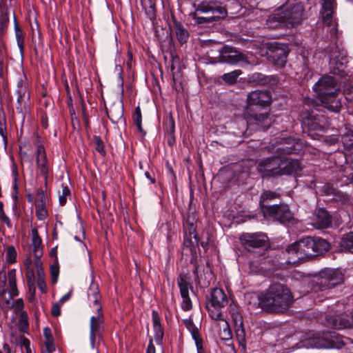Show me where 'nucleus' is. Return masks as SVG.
Here are the masks:
<instances>
[{
  "instance_id": "48",
  "label": "nucleus",
  "mask_w": 353,
  "mask_h": 353,
  "mask_svg": "<svg viewBox=\"0 0 353 353\" xmlns=\"http://www.w3.org/2000/svg\"><path fill=\"white\" fill-rule=\"evenodd\" d=\"M332 195L334 196V199L336 201L341 202L342 204H346L350 202V196L345 193H343L338 190H332Z\"/></svg>"
},
{
  "instance_id": "34",
  "label": "nucleus",
  "mask_w": 353,
  "mask_h": 353,
  "mask_svg": "<svg viewBox=\"0 0 353 353\" xmlns=\"http://www.w3.org/2000/svg\"><path fill=\"white\" fill-rule=\"evenodd\" d=\"M29 248L32 255L35 258L34 261V268L35 270L39 269V271L41 272L42 269L41 258L43 254V246L42 244H32Z\"/></svg>"
},
{
  "instance_id": "7",
  "label": "nucleus",
  "mask_w": 353,
  "mask_h": 353,
  "mask_svg": "<svg viewBox=\"0 0 353 353\" xmlns=\"http://www.w3.org/2000/svg\"><path fill=\"white\" fill-rule=\"evenodd\" d=\"M304 6L301 2L294 3L285 8H281L270 16L268 23L277 22L274 28L284 25L288 27H294L299 25L303 19Z\"/></svg>"
},
{
  "instance_id": "26",
  "label": "nucleus",
  "mask_w": 353,
  "mask_h": 353,
  "mask_svg": "<svg viewBox=\"0 0 353 353\" xmlns=\"http://www.w3.org/2000/svg\"><path fill=\"white\" fill-rule=\"evenodd\" d=\"M301 165L298 159L282 158L281 176L292 175L301 170Z\"/></svg>"
},
{
  "instance_id": "44",
  "label": "nucleus",
  "mask_w": 353,
  "mask_h": 353,
  "mask_svg": "<svg viewBox=\"0 0 353 353\" xmlns=\"http://www.w3.org/2000/svg\"><path fill=\"white\" fill-rule=\"evenodd\" d=\"M92 141L94 145L95 150L101 154V156L105 157L107 153L105 150L104 143L101 138L99 136L94 135L93 137Z\"/></svg>"
},
{
  "instance_id": "56",
  "label": "nucleus",
  "mask_w": 353,
  "mask_h": 353,
  "mask_svg": "<svg viewBox=\"0 0 353 353\" xmlns=\"http://www.w3.org/2000/svg\"><path fill=\"white\" fill-rule=\"evenodd\" d=\"M26 276L27 279L28 284L29 285H33L35 280L34 269V268H30L26 269Z\"/></svg>"
},
{
  "instance_id": "38",
  "label": "nucleus",
  "mask_w": 353,
  "mask_h": 353,
  "mask_svg": "<svg viewBox=\"0 0 353 353\" xmlns=\"http://www.w3.org/2000/svg\"><path fill=\"white\" fill-rule=\"evenodd\" d=\"M14 32H15V36H16L17 45L19 48L20 52L21 54H23L24 52L25 37H24L23 30L21 29V28L19 26V23L17 22V20L14 14Z\"/></svg>"
},
{
  "instance_id": "51",
  "label": "nucleus",
  "mask_w": 353,
  "mask_h": 353,
  "mask_svg": "<svg viewBox=\"0 0 353 353\" xmlns=\"http://www.w3.org/2000/svg\"><path fill=\"white\" fill-rule=\"evenodd\" d=\"M143 8L145 10L147 17L154 21L157 17L156 6H143Z\"/></svg>"
},
{
  "instance_id": "45",
  "label": "nucleus",
  "mask_w": 353,
  "mask_h": 353,
  "mask_svg": "<svg viewBox=\"0 0 353 353\" xmlns=\"http://www.w3.org/2000/svg\"><path fill=\"white\" fill-rule=\"evenodd\" d=\"M0 135L6 143L8 140V133L6 128V118L3 111L0 112Z\"/></svg>"
},
{
  "instance_id": "24",
  "label": "nucleus",
  "mask_w": 353,
  "mask_h": 353,
  "mask_svg": "<svg viewBox=\"0 0 353 353\" xmlns=\"http://www.w3.org/2000/svg\"><path fill=\"white\" fill-rule=\"evenodd\" d=\"M35 212L37 219L39 221L45 220L48 216L46 209V196L44 190L41 188H39L37 190Z\"/></svg>"
},
{
  "instance_id": "37",
  "label": "nucleus",
  "mask_w": 353,
  "mask_h": 353,
  "mask_svg": "<svg viewBox=\"0 0 353 353\" xmlns=\"http://www.w3.org/2000/svg\"><path fill=\"white\" fill-rule=\"evenodd\" d=\"M228 311L232 319L234 325H243V319L236 304L234 303H230L228 307Z\"/></svg>"
},
{
  "instance_id": "61",
  "label": "nucleus",
  "mask_w": 353,
  "mask_h": 353,
  "mask_svg": "<svg viewBox=\"0 0 353 353\" xmlns=\"http://www.w3.org/2000/svg\"><path fill=\"white\" fill-rule=\"evenodd\" d=\"M59 266L57 264L53 265L50 267V273L52 276V281L54 283L57 281V278L59 275Z\"/></svg>"
},
{
  "instance_id": "39",
  "label": "nucleus",
  "mask_w": 353,
  "mask_h": 353,
  "mask_svg": "<svg viewBox=\"0 0 353 353\" xmlns=\"http://www.w3.org/2000/svg\"><path fill=\"white\" fill-rule=\"evenodd\" d=\"M346 170L341 171L336 176V182L340 186L348 185L353 182V173L346 174Z\"/></svg>"
},
{
  "instance_id": "29",
  "label": "nucleus",
  "mask_w": 353,
  "mask_h": 353,
  "mask_svg": "<svg viewBox=\"0 0 353 353\" xmlns=\"http://www.w3.org/2000/svg\"><path fill=\"white\" fill-rule=\"evenodd\" d=\"M10 23V10L6 3L0 5V38L3 37L8 30Z\"/></svg>"
},
{
  "instance_id": "22",
  "label": "nucleus",
  "mask_w": 353,
  "mask_h": 353,
  "mask_svg": "<svg viewBox=\"0 0 353 353\" xmlns=\"http://www.w3.org/2000/svg\"><path fill=\"white\" fill-rule=\"evenodd\" d=\"M336 79L329 75L323 76L314 84L313 89L317 94V97L323 94H327L330 92H337L336 89Z\"/></svg>"
},
{
  "instance_id": "19",
  "label": "nucleus",
  "mask_w": 353,
  "mask_h": 353,
  "mask_svg": "<svg viewBox=\"0 0 353 353\" xmlns=\"http://www.w3.org/2000/svg\"><path fill=\"white\" fill-rule=\"evenodd\" d=\"M178 285L183 299L181 307L183 311H190L192 308L191 299L189 296V288H192L189 278L185 274H180L178 279Z\"/></svg>"
},
{
  "instance_id": "36",
  "label": "nucleus",
  "mask_w": 353,
  "mask_h": 353,
  "mask_svg": "<svg viewBox=\"0 0 353 353\" xmlns=\"http://www.w3.org/2000/svg\"><path fill=\"white\" fill-rule=\"evenodd\" d=\"M8 284L10 287L9 294L11 299L19 295V291L17 286L16 270L12 269L8 273Z\"/></svg>"
},
{
  "instance_id": "23",
  "label": "nucleus",
  "mask_w": 353,
  "mask_h": 353,
  "mask_svg": "<svg viewBox=\"0 0 353 353\" xmlns=\"http://www.w3.org/2000/svg\"><path fill=\"white\" fill-rule=\"evenodd\" d=\"M339 92H330L327 94H323L317 97L322 107L332 112H339L342 108L341 99L339 97Z\"/></svg>"
},
{
  "instance_id": "15",
  "label": "nucleus",
  "mask_w": 353,
  "mask_h": 353,
  "mask_svg": "<svg viewBox=\"0 0 353 353\" xmlns=\"http://www.w3.org/2000/svg\"><path fill=\"white\" fill-rule=\"evenodd\" d=\"M247 126L251 130H267L272 124L270 114L267 112H255V111H250V112H245Z\"/></svg>"
},
{
  "instance_id": "42",
  "label": "nucleus",
  "mask_w": 353,
  "mask_h": 353,
  "mask_svg": "<svg viewBox=\"0 0 353 353\" xmlns=\"http://www.w3.org/2000/svg\"><path fill=\"white\" fill-rule=\"evenodd\" d=\"M241 74L240 70H236L229 73H225L222 75L221 79L230 85L235 83L237 78Z\"/></svg>"
},
{
  "instance_id": "20",
  "label": "nucleus",
  "mask_w": 353,
  "mask_h": 353,
  "mask_svg": "<svg viewBox=\"0 0 353 353\" xmlns=\"http://www.w3.org/2000/svg\"><path fill=\"white\" fill-rule=\"evenodd\" d=\"M312 224L316 229H327L332 226V215L324 208L316 210Z\"/></svg>"
},
{
  "instance_id": "10",
  "label": "nucleus",
  "mask_w": 353,
  "mask_h": 353,
  "mask_svg": "<svg viewBox=\"0 0 353 353\" xmlns=\"http://www.w3.org/2000/svg\"><path fill=\"white\" fill-rule=\"evenodd\" d=\"M275 154L281 158H286V156L291 154H299L303 152L305 144L301 139H295L292 137L280 139Z\"/></svg>"
},
{
  "instance_id": "16",
  "label": "nucleus",
  "mask_w": 353,
  "mask_h": 353,
  "mask_svg": "<svg viewBox=\"0 0 353 353\" xmlns=\"http://www.w3.org/2000/svg\"><path fill=\"white\" fill-rule=\"evenodd\" d=\"M289 48L286 45L273 42L267 52L268 60L277 68H283L287 62Z\"/></svg>"
},
{
  "instance_id": "2",
  "label": "nucleus",
  "mask_w": 353,
  "mask_h": 353,
  "mask_svg": "<svg viewBox=\"0 0 353 353\" xmlns=\"http://www.w3.org/2000/svg\"><path fill=\"white\" fill-rule=\"evenodd\" d=\"M281 194L276 191L263 190L259 198V210L267 221L278 222L281 224L294 223V214L288 204L280 202L273 204L272 201L279 199Z\"/></svg>"
},
{
  "instance_id": "13",
  "label": "nucleus",
  "mask_w": 353,
  "mask_h": 353,
  "mask_svg": "<svg viewBox=\"0 0 353 353\" xmlns=\"http://www.w3.org/2000/svg\"><path fill=\"white\" fill-rule=\"evenodd\" d=\"M272 97L270 91L254 90L250 92L247 97L246 112L255 111L256 109H261L270 105Z\"/></svg>"
},
{
  "instance_id": "54",
  "label": "nucleus",
  "mask_w": 353,
  "mask_h": 353,
  "mask_svg": "<svg viewBox=\"0 0 353 353\" xmlns=\"http://www.w3.org/2000/svg\"><path fill=\"white\" fill-rule=\"evenodd\" d=\"M34 145L37 148L36 150V154H39V151L41 150L43 151V152H46L44 146L43 145V141L40 135L38 134H34Z\"/></svg>"
},
{
  "instance_id": "17",
  "label": "nucleus",
  "mask_w": 353,
  "mask_h": 353,
  "mask_svg": "<svg viewBox=\"0 0 353 353\" xmlns=\"http://www.w3.org/2000/svg\"><path fill=\"white\" fill-rule=\"evenodd\" d=\"M105 330V318L101 310L97 311L96 316H92L90 321V341L92 347H94L97 341H100L103 339Z\"/></svg>"
},
{
  "instance_id": "50",
  "label": "nucleus",
  "mask_w": 353,
  "mask_h": 353,
  "mask_svg": "<svg viewBox=\"0 0 353 353\" xmlns=\"http://www.w3.org/2000/svg\"><path fill=\"white\" fill-rule=\"evenodd\" d=\"M341 141L345 148L348 149L353 148V132L343 134L341 138Z\"/></svg>"
},
{
  "instance_id": "28",
  "label": "nucleus",
  "mask_w": 353,
  "mask_h": 353,
  "mask_svg": "<svg viewBox=\"0 0 353 353\" xmlns=\"http://www.w3.org/2000/svg\"><path fill=\"white\" fill-rule=\"evenodd\" d=\"M88 298L90 301L93 303L97 311L102 310V306L100 303L101 296L99 292V285L94 281H92L88 290Z\"/></svg>"
},
{
  "instance_id": "49",
  "label": "nucleus",
  "mask_w": 353,
  "mask_h": 353,
  "mask_svg": "<svg viewBox=\"0 0 353 353\" xmlns=\"http://www.w3.org/2000/svg\"><path fill=\"white\" fill-rule=\"evenodd\" d=\"M70 190L68 185H62L61 193L59 196L60 205L63 206L67 202V197L70 196Z\"/></svg>"
},
{
  "instance_id": "41",
  "label": "nucleus",
  "mask_w": 353,
  "mask_h": 353,
  "mask_svg": "<svg viewBox=\"0 0 353 353\" xmlns=\"http://www.w3.org/2000/svg\"><path fill=\"white\" fill-rule=\"evenodd\" d=\"M165 134L175 133V121L172 114H170L163 121Z\"/></svg>"
},
{
  "instance_id": "40",
  "label": "nucleus",
  "mask_w": 353,
  "mask_h": 353,
  "mask_svg": "<svg viewBox=\"0 0 353 353\" xmlns=\"http://www.w3.org/2000/svg\"><path fill=\"white\" fill-rule=\"evenodd\" d=\"M236 338L239 343V345L241 346L243 348L246 347V339H245V332L243 327V325H234Z\"/></svg>"
},
{
  "instance_id": "31",
  "label": "nucleus",
  "mask_w": 353,
  "mask_h": 353,
  "mask_svg": "<svg viewBox=\"0 0 353 353\" xmlns=\"http://www.w3.org/2000/svg\"><path fill=\"white\" fill-rule=\"evenodd\" d=\"M173 31L176 35L177 41L182 45L187 43L189 39V32L179 21L174 19Z\"/></svg>"
},
{
  "instance_id": "53",
  "label": "nucleus",
  "mask_w": 353,
  "mask_h": 353,
  "mask_svg": "<svg viewBox=\"0 0 353 353\" xmlns=\"http://www.w3.org/2000/svg\"><path fill=\"white\" fill-rule=\"evenodd\" d=\"M153 328L154 331V339L158 344H161L164 335L162 325L153 327Z\"/></svg>"
},
{
  "instance_id": "11",
  "label": "nucleus",
  "mask_w": 353,
  "mask_h": 353,
  "mask_svg": "<svg viewBox=\"0 0 353 353\" xmlns=\"http://www.w3.org/2000/svg\"><path fill=\"white\" fill-rule=\"evenodd\" d=\"M282 159L276 154L263 159L257 164L256 170L262 177L281 176Z\"/></svg>"
},
{
  "instance_id": "59",
  "label": "nucleus",
  "mask_w": 353,
  "mask_h": 353,
  "mask_svg": "<svg viewBox=\"0 0 353 353\" xmlns=\"http://www.w3.org/2000/svg\"><path fill=\"white\" fill-rule=\"evenodd\" d=\"M6 281L7 273L4 269H2L0 271V288H3L2 292L3 293H5L7 291V289L4 288L6 285Z\"/></svg>"
},
{
  "instance_id": "62",
  "label": "nucleus",
  "mask_w": 353,
  "mask_h": 353,
  "mask_svg": "<svg viewBox=\"0 0 353 353\" xmlns=\"http://www.w3.org/2000/svg\"><path fill=\"white\" fill-rule=\"evenodd\" d=\"M32 243H42V239L39 234L37 228H33L31 230Z\"/></svg>"
},
{
  "instance_id": "57",
  "label": "nucleus",
  "mask_w": 353,
  "mask_h": 353,
  "mask_svg": "<svg viewBox=\"0 0 353 353\" xmlns=\"http://www.w3.org/2000/svg\"><path fill=\"white\" fill-rule=\"evenodd\" d=\"M245 248L248 251L251 252V249H263L268 250L270 248V244H244Z\"/></svg>"
},
{
  "instance_id": "4",
  "label": "nucleus",
  "mask_w": 353,
  "mask_h": 353,
  "mask_svg": "<svg viewBox=\"0 0 353 353\" xmlns=\"http://www.w3.org/2000/svg\"><path fill=\"white\" fill-rule=\"evenodd\" d=\"M314 101L305 98L299 112V120L303 131H325L329 125L328 118L320 109L314 107Z\"/></svg>"
},
{
  "instance_id": "1",
  "label": "nucleus",
  "mask_w": 353,
  "mask_h": 353,
  "mask_svg": "<svg viewBox=\"0 0 353 353\" xmlns=\"http://www.w3.org/2000/svg\"><path fill=\"white\" fill-rule=\"evenodd\" d=\"M336 6L335 0H323L321 14L323 24L329 29L330 43L322 52L330 59V73L342 77L345 74L344 62L346 61V52L338 43V25L334 23L332 18Z\"/></svg>"
},
{
  "instance_id": "12",
  "label": "nucleus",
  "mask_w": 353,
  "mask_h": 353,
  "mask_svg": "<svg viewBox=\"0 0 353 353\" xmlns=\"http://www.w3.org/2000/svg\"><path fill=\"white\" fill-rule=\"evenodd\" d=\"M198 215L196 211L190 208L186 214L183 215V230L184 234L183 243H199V237L196 232Z\"/></svg>"
},
{
  "instance_id": "47",
  "label": "nucleus",
  "mask_w": 353,
  "mask_h": 353,
  "mask_svg": "<svg viewBox=\"0 0 353 353\" xmlns=\"http://www.w3.org/2000/svg\"><path fill=\"white\" fill-rule=\"evenodd\" d=\"M166 53L170 57L171 61L170 70L173 72L175 70V64L178 63L179 61V57L176 54V52L174 46H170L169 50H168Z\"/></svg>"
},
{
  "instance_id": "33",
  "label": "nucleus",
  "mask_w": 353,
  "mask_h": 353,
  "mask_svg": "<svg viewBox=\"0 0 353 353\" xmlns=\"http://www.w3.org/2000/svg\"><path fill=\"white\" fill-rule=\"evenodd\" d=\"M250 81L260 85L274 84L277 81L274 76H267L260 72H255L250 77Z\"/></svg>"
},
{
  "instance_id": "25",
  "label": "nucleus",
  "mask_w": 353,
  "mask_h": 353,
  "mask_svg": "<svg viewBox=\"0 0 353 353\" xmlns=\"http://www.w3.org/2000/svg\"><path fill=\"white\" fill-rule=\"evenodd\" d=\"M108 119L113 123H117L120 120L125 121L124 108L123 101L113 103L110 108L105 109Z\"/></svg>"
},
{
  "instance_id": "14",
  "label": "nucleus",
  "mask_w": 353,
  "mask_h": 353,
  "mask_svg": "<svg viewBox=\"0 0 353 353\" xmlns=\"http://www.w3.org/2000/svg\"><path fill=\"white\" fill-rule=\"evenodd\" d=\"M318 284L321 290L334 288L344 281V274L339 269H325L320 272Z\"/></svg>"
},
{
  "instance_id": "18",
  "label": "nucleus",
  "mask_w": 353,
  "mask_h": 353,
  "mask_svg": "<svg viewBox=\"0 0 353 353\" xmlns=\"http://www.w3.org/2000/svg\"><path fill=\"white\" fill-rule=\"evenodd\" d=\"M181 254L186 259H188V257H190V263L194 265L193 274L195 276V282H199V265L197 260L201 257L199 244H183Z\"/></svg>"
},
{
  "instance_id": "52",
  "label": "nucleus",
  "mask_w": 353,
  "mask_h": 353,
  "mask_svg": "<svg viewBox=\"0 0 353 353\" xmlns=\"http://www.w3.org/2000/svg\"><path fill=\"white\" fill-rule=\"evenodd\" d=\"M36 272H37V285H38V288L41 290V292H45V289H46V283H45V280H44V277H43V268L41 270V272L39 271V269H37L35 270Z\"/></svg>"
},
{
  "instance_id": "55",
  "label": "nucleus",
  "mask_w": 353,
  "mask_h": 353,
  "mask_svg": "<svg viewBox=\"0 0 353 353\" xmlns=\"http://www.w3.org/2000/svg\"><path fill=\"white\" fill-rule=\"evenodd\" d=\"M192 339L194 340L196 346H199L200 343H203V339L200 336L199 330L197 327H194L192 330L190 331Z\"/></svg>"
},
{
  "instance_id": "58",
  "label": "nucleus",
  "mask_w": 353,
  "mask_h": 353,
  "mask_svg": "<svg viewBox=\"0 0 353 353\" xmlns=\"http://www.w3.org/2000/svg\"><path fill=\"white\" fill-rule=\"evenodd\" d=\"M44 345L46 350L49 352H54L56 350L54 337L45 339Z\"/></svg>"
},
{
  "instance_id": "27",
  "label": "nucleus",
  "mask_w": 353,
  "mask_h": 353,
  "mask_svg": "<svg viewBox=\"0 0 353 353\" xmlns=\"http://www.w3.org/2000/svg\"><path fill=\"white\" fill-rule=\"evenodd\" d=\"M36 163L37 172L43 177L46 185L49 174V165L46 152H41V150L39 151V154H36Z\"/></svg>"
},
{
  "instance_id": "64",
  "label": "nucleus",
  "mask_w": 353,
  "mask_h": 353,
  "mask_svg": "<svg viewBox=\"0 0 353 353\" xmlns=\"http://www.w3.org/2000/svg\"><path fill=\"white\" fill-rule=\"evenodd\" d=\"M344 94L347 101H353V86L350 85L344 90Z\"/></svg>"
},
{
  "instance_id": "60",
  "label": "nucleus",
  "mask_w": 353,
  "mask_h": 353,
  "mask_svg": "<svg viewBox=\"0 0 353 353\" xmlns=\"http://www.w3.org/2000/svg\"><path fill=\"white\" fill-rule=\"evenodd\" d=\"M23 307H24V303H23V299H17L13 304L14 313L18 314L19 312H21V311H24Z\"/></svg>"
},
{
  "instance_id": "32",
  "label": "nucleus",
  "mask_w": 353,
  "mask_h": 353,
  "mask_svg": "<svg viewBox=\"0 0 353 353\" xmlns=\"http://www.w3.org/2000/svg\"><path fill=\"white\" fill-rule=\"evenodd\" d=\"M326 322L327 326L336 330L347 327L350 325L349 321L343 318L341 315L327 316H326Z\"/></svg>"
},
{
  "instance_id": "3",
  "label": "nucleus",
  "mask_w": 353,
  "mask_h": 353,
  "mask_svg": "<svg viewBox=\"0 0 353 353\" xmlns=\"http://www.w3.org/2000/svg\"><path fill=\"white\" fill-rule=\"evenodd\" d=\"M293 301L290 290L284 285L276 283L259 296L261 308L270 312H283L287 310Z\"/></svg>"
},
{
  "instance_id": "21",
  "label": "nucleus",
  "mask_w": 353,
  "mask_h": 353,
  "mask_svg": "<svg viewBox=\"0 0 353 353\" xmlns=\"http://www.w3.org/2000/svg\"><path fill=\"white\" fill-rule=\"evenodd\" d=\"M244 54L233 47L224 46L219 50V61L228 64H236L244 60Z\"/></svg>"
},
{
  "instance_id": "30",
  "label": "nucleus",
  "mask_w": 353,
  "mask_h": 353,
  "mask_svg": "<svg viewBox=\"0 0 353 353\" xmlns=\"http://www.w3.org/2000/svg\"><path fill=\"white\" fill-rule=\"evenodd\" d=\"M241 243H269V238L265 233H243L239 237Z\"/></svg>"
},
{
  "instance_id": "9",
  "label": "nucleus",
  "mask_w": 353,
  "mask_h": 353,
  "mask_svg": "<svg viewBox=\"0 0 353 353\" xmlns=\"http://www.w3.org/2000/svg\"><path fill=\"white\" fill-rule=\"evenodd\" d=\"M301 244H289L286 252L296 254L298 259L312 258L321 255L331 249V244H303L304 248H300Z\"/></svg>"
},
{
  "instance_id": "6",
  "label": "nucleus",
  "mask_w": 353,
  "mask_h": 353,
  "mask_svg": "<svg viewBox=\"0 0 353 353\" xmlns=\"http://www.w3.org/2000/svg\"><path fill=\"white\" fill-rule=\"evenodd\" d=\"M227 14V10L221 2L203 0L192 14V19L197 24H205L224 19Z\"/></svg>"
},
{
  "instance_id": "35",
  "label": "nucleus",
  "mask_w": 353,
  "mask_h": 353,
  "mask_svg": "<svg viewBox=\"0 0 353 353\" xmlns=\"http://www.w3.org/2000/svg\"><path fill=\"white\" fill-rule=\"evenodd\" d=\"M132 119L138 132L142 135V137H144L146 134V132L142 126V113L139 105L134 108V110L132 114Z\"/></svg>"
},
{
  "instance_id": "46",
  "label": "nucleus",
  "mask_w": 353,
  "mask_h": 353,
  "mask_svg": "<svg viewBox=\"0 0 353 353\" xmlns=\"http://www.w3.org/2000/svg\"><path fill=\"white\" fill-rule=\"evenodd\" d=\"M18 323L22 332H26L29 328L28 317L26 311L19 312Z\"/></svg>"
},
{
  "instance_id": "5",
  "label": "nucleus",
  "mask_w": 353,
  "mask_h": 353,
  "mask_svg": "<svg viewBox=\"0 0 353 353\" xmlns=\"http://www.w3.org/2000/svg\"><path fill=\"white\" fill-rule=\"evenodd\" d=\"M345 345L343 336L334 331L310 332L304 339L296 345V348H336L341 349Z\"/></svg>"
},
{
  "instance_id": "63",
  "label": "nucleus",
  "mask_w": 353,
  "mask_h": 353,
  "mask_svg": "<svg viewBox=\"0 0 353 353\" xmlns=\"http://www.w3.org/2000/svg\"><path fill=\"white\" fill-rule=\"evenodd\" d=\"M152 324L153 327H156L157 325H161V317L159 312L156 310H152Z\"/></svg>"
},
{
  "instance_id": "43",
  "label": "nucleus",
  "mask_w": 353,
  "mask_h": 353,
  "mask_svg": "<svg viewBox=\"0 0 353 353\" xmlns=\"http://www.w3.org/2000/svg\"><path fill=\"white\" fill-rule=\"evenodd\" d=\"M17 252L13 245H9L6 250V259L8 263L14 264L17 262Z\"/></svg>"
},
{
  "instance_id": "8",
  "label": "nucleus",
  "mask_w": 353,
  "mask_h": 353,
  "mask_svg": "<svg viewBox=\"0 0 353 353\" xmlns=\"http://www.w3.org/2000/svg\"><path fill=\"white\" fill-rule=\"evenodd\" d=\"M228 304V299L224 290L214 288L207 298L206 309L210 317L215 321H225L222 308Z\"/></svg>"
}]
</instances>
